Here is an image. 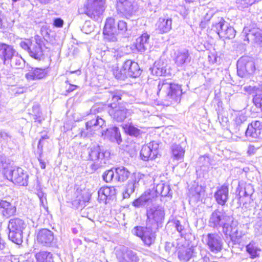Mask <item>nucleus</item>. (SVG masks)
<instances>
[{"label":"nucleus","mask_w":262,"mask_h":262,"mask_svg":"<svg viewBox=\"0 0 262 262\" xmlns=\"http://www.w3.org/2000/svg\"><path fill=\"white\" fill-rule=\"evenodd\" d=\"M157 94L167 103L166 105L179 103L182 94L181 87L178 84L172 83L167 80L159 81Z\"/></svg>","instance_id":"obj_1"},{"label":"nucleus","mask_w":262,"mask_h":262,"mask_svg":"<svg viewBox=\"0 0 262 262\" xmlns=\"http://www.w3.org/2000/svg\"><path fill=\"white\" fill-rule=\"evenodd\" d=\"M45 39L35 35L33 40L27 39L19 43L20 47L33 58L40 61L43 59L42 47L45 46Z\"/></svg>","instance_id":"obj_2"},{"label":"nucleus","mask_w":262,"mask_h":262,"mask_svg":"<svg viewBox=\"0 0 262 262\" xmlns=\"http://www.w3.org/2000/svg\"><path fill=\"white\" fill-rule=\"evenodd\" d=\"M166 185L164 183H160L156 186L155 190L149 189L145 191L139 198L133 202V206L139 208L154 205L157 201L158 195L162 193V191Z\"/></svg>","instance_id":"obj_3"},{"label":"nucleus","mask_w":262,"mask_h":262,"mask_svg":"<svg viewBox=\"0 0 262 262\" xmlns=\"http://www.w3.org/2000/svg\"><path fill=\"white\" fill-rule=\"evenodd\" d=\"M97 110V106H93L90 110V113L83 117V120L85 121V129L83 130V136L89 138L94 133V131L99 129L105 123L104 120L95 114Z\"/></svg>","instance_id":"obj_4"},{"label":"nucleus","mask_w":262,"mask_h":262,"mask_svg":"<svg viewBox=\"0 0 262 262\" xmlns=\"http://www.w3.org/2000/svg\"><path fill=\"white\" fill-rule=\"evenodd\" d=\"M232 216L228 215L223 209H216L210 215L209 225L217 229L222 227L223 232L225 228L232 221Z\"/></svg>","instance_id":"obj_5"},{"label":"nucleus","mask_w":262,"mask_h":262,"mask_svg":"<svg viewBox=\"0 0 262 262\" xmlns=\"http://www.w3.org/2000/svg\"><path fill=\"white\" fill-rule=\"evenodd\" d=\"M103 0H86L84 5V13L92 19L98 20L105 10Z\"/></svg>","instance_id":"obj_6"},{"label":"nucleus","mask_w":262,"mask_h":262,"mask_svg":"<svg viewBox=\"0 0 262 262\" xmlns=\"http://www.w3.org/2000/svg\"><path fill=\"white\" fill-rule=\"evenodd\" d=\"M5 175L7 179L15 184L23 186L28 185L29 174L21 168L13 167L7 169L5 172Z\"/></svg>","instance_id":"obj_7"},{"label":"nucleus","mask_w":262,"mask_h":262,"mask_svg":"<svg viewBox=\"0 0 262 262\" xmlns=\"http://www.w3.org/2000/svg\"><path fill=\"white\" fill-rule=\"evenodd\" d=\"M237 73L242 78H248L252 75L255 70V63L247 57H241L237 62Z\"/></svg>","instance_id":"obj_8"},{"label":"nucleus","mask_w":262,"mask_h":262,"mask_svg":"<svg viewBox=\"0 0 262 262\" xmlns=\"http://www.w3.org/2000/svg\"><path fill=\"white\" fill-rule=\"evenodd\" d=\"M203 241L210 251L214 253L220 252L223 248L222 238L217 233H208L204 235Z\"/></svg>","instance_id":"obj_9"},{"label":"nucleus","mask_w":262,"mask_h":262,"mask_svg":"<svg viewBox=\"0 0 262 262\" xmlns=\"http://www.w3.org/2000/svg\"><path fill=\"white\" fill-rule=\"evenodd\" d=\"M116 255L118 262H139L140 260L136 252L125 246L118 248Z\"/></svg>","instance_id":"obj_10"},{"label":"nucleus","mask_w":262,"mask_h":262,"mask_svg":"<svg viewBox=\"0 0 262 262\" xmlns=\"http://www.w3.org/2000/svg\"><path fill=\"white\" fill-rule=\"evenodd\" d=\"M158 151L159 144L155 141L150 142L142 146L140 152L141 159L144 161L154 160L157 157Z\"/></svg>","instance_id":"obj_11"},{"label":"nucleus","mask_w":262,"mask_h":262,"mask_svg":"<svg viewBox=\"0 0 262 262\" xmlns=\"http://www.w3.org/2000/svg\"><path fill=\"white\" fill-rule=\"evenodd\" d=\"M108 113L112 118L117 122H123L130 114V111L126 108L117 105L115 103H108Z\"/></svg>","instance_id":"obj_12"},{"label":"nucleus","mask_w":262,"mask_h":262,"mask_svg":"<svg viewBox=\"0 0 262 262\" xmlns=\"http://www.w3.org/2000/svg\"><path fill=\"white\" fill-rule=\"evenodd\" d=\"M103 34L105 38L109 41H115L117 40L118 31L114 18L110 17L106 19Z\"/></svg>","instance_id":"obj_13"},{"label":"nucleus","mask_w":262,"mask_h":262,"mask_svg":"<svg viewBox=\"0 0 262 262\" xmlns=\"http://www.w3.org/2000/svg\"><path fill=\"white\" fill-rule=\"evenodd\" d=\"M86 152L89 155L88 160L93 161L95 163L100 161L105 157H108L110 156L109 152L106 151L103 152L100 147L96 144L90 145L87 148Z\"/></svg>","instance_id":"obj_14"},{"label":"nucleus","mask_w":262,"mask_h":262,"mask_svg":"<svg viewBox=\"0 0 262 262\" xmlns=\"http://www.w3.org/2000/svg\"><path fill=\"white\" fill-rule=\"evenodd\" d=\"M225 228L223 233L227 237L229 236L231 241H234L236 239H239L245 235V233L238 230V222L237 221L234 220L233 217L232 218V221Z\"/></svg>","instance_id":"obj_15"},{"label":"nucleus","mask_w":262,"mask_h":262,"mask_svg":"<svg viewBox=\"0 0 262 262\" xmlns=\"http://www.w3.org/2000/svg\"><path fill=\"white\" fill-rule=\"evenodd\" d=\"M49 76L48 68L31 67L25 74L26 78L29 81L42 80Z\"/></svg>","instance_id":"obj_16"},{"label":"nucleus","mask_w":262,"mask_h":262,"mask_svg":"<svg viewBox=\"0 0 262 262\" xmlns=\"http://www.w3.org/2000/svg\"><path fill=\"white\" fill-rule=\"evenodd\" d=\"M157 202L154 205H150L147 207L146 215L147 219L153 220L157 223H161L164 219L165 213L162 207L156 206Z\"/></svg>","instance_id":"obj_17"},{"label":"nucleus","mask_w":262,"mask_h":262,"mask_svg":"<svg viewBox=\"0 0 262 262\" xmlns=\"http://www.w3.org/2000/svg\"><path fill=\"white\" fill-rule=\"evenodd\" d=\"M15 53L13 46L0 42V59L4 64H9Z\"/></svg>","instance_id":"obj_18"},{"label":"nucleus","mask_w":262,"mask_h":262,"mask_svg":"<svg viewBox=\"0 0 262 262\" xmlns=\"http://www.w3.org/2000/svg\"><path fill=\"white\" fill-rule=\"evenodd\" d=\"M174 60L177 67L183 68L190 63L191 57L186 49H179L174 53Z\"/></svg>","instance_id":"obj_19"},{"label":"nucleus","mask_w":262,"mask_h":262,"mask_svg":"<svg viewBox=\"0 0 262 262\" xmlns=\"http://www.w3.org/2000/svg\"><path fill=\"white\" fill-rule=\"evenodd\" d=\"M122 69L125 73L126 76L136 78L139 77L141 71L137 62L132 60H127L123 63Z\"/></svg>","instance_id":"obj_20"},{"label":"nucleus","mask_w":262,"mask_h":262,"mask_svg":"<svg viewBox=\"0 0 262 262\" xmlns=\"http://www.w3.org/2000/svg\"><path fill=\"white\" fill-rule=\"evenodd\" d=\"M16 212V206L6 200H0V215L8 219L14 215Z\"/></svg>","instance_id":"obj_21"},{"label":"nucleus","mask_w":262,"mask_h":262,"mask_svg":"<svg viewBox=\"0 0 262 262\" xmlns=\"http://www.w3.org/2000/svg\"><path fill=\"white\" fill-rule=\"evenodd\" d=\"M262 129V122L256 120L252 121L247 127L245 134L247 137L257 139L260 137Z\"/></svg>","instance_id":"obj_22"},{"label":"nucleus","mask_w":262,"mask_h":262,"mask_svg":"<svg viewBox=\"0 0 262 262\" xmlns=\"http://www.w3.org/2000/svg\"><path fill=\"white\" fill-rule=\"evenodd\" d=\"M150 70L152 74L158 76H166L170 73L167 63L162 59L156 61Z\"/></svg>","instance_id":"obj_23"},{"label":"nucleus","mask_w":262,"mask_h":262,"mask_svg":"<svg viewBox=\"0 0 262 262\" xmlns=\"http://www.w3.org/2000/svg\"><path fill=\"white\" fill-rule=\"evenodd\" d=\"M54 239V233L47 229L40 230L37 234V240L39 243L46 246L51 245Z\"/></svg>","instance_id":"obj_24"},{"label":"nucleus","mask_w":262,"mask_h":262,"mask_svg":"<svg viewBox=\"0 0 262 262\" xmlns=\"http://www.w3.org/2000/svg\"><path fill=\"white\" fill-rule=\"evenodd\" d=\"M247 91L252 95L253 102L257 108L262 109V85L250 86L247 88Z\"/></svg>","instance_id":"obj_25"},{"label":"nucleus","mask_w":262,"mask_h":262,"mask_svg":"<svg viewBox=\"0 0 262 262\" xmlns=\"http://www.w3.org/2000/svg\"><path fill=\"white\" fill-rule=\"evenodd\" d=\"M150 35L147 32L142 33L136 39V48L138 52L141 53L144 52L147 49L149 48Z\"/></svg>","instance_id":"obj_26"},{"label":"nucleus","mask_w":262,"mask_h":262,"mask_svg":"<svg viewBox=\"0 0 262 262\" xmlns=\"http://www.w3.org/2000/svg\"><path fill=\"white\" fill-rule=\"evenodd\" d=\"M217 204L222 206L225 205L229 198V190L227 186L222 185L219 188L214 194Z\"/></svg>","instance_id":"obj_27"},{"label":"nucleus","mask_w":262,"mask_h":262,"mask_svg":"<svg viewBox=\"0 0 262 262\" xmlns=\"http://www.w3.org/2000/svg\"><path fill=\"white\" fill-rule=\"evenodd\" d=\"M8 228L9 239L17 245H21L23 243V231L9 226H8Z\"/></svg>","instance_id":"obj_28"},{"label":"nucleus","mask_w":262,"mask_h":262,"mask_svg":"<svg viewBox=\"0 0 262 262\" xmlns=\"http://www.w3.org/2000/svg\"><path fill=\"white\" fill-rule=\"evenodd\" d=\"M204 188L202 186L194 184L189 189V196L193 199L194 201H198L204 196Z\"/></svg>","instance_id":"obj_29"},{"label":"nucleus","mask_w":262,"mask_h":262,"mask_svg":"<svg viewBox=\"0 0 262 262\" xmlns=\"http://www.w3.org/2000/svg\"><path fill=\"white\" fill-rule=\"evenodd\" d=\"M105 136L109 138L112 142H116L118 144L122 141L119 129L117 127L107 128L105 131Z\"/></svg>","instance_id":"obj_30"},{"label":"nucleus","mask_w":262,"mask_h":262,"mask_svg":"<svg viewBox=\"0 0 262 262\" xmlns=\"http://www.w3.org/2000/svg\"><path fill=\"white\" fill-rule=\"evenodd\" d=\"M115 182H123L128 179L130 174V172L128 170L123 166L116 167L115 168Z\"/></svg>","instance_id":"obj_31"},{"label":"nucleus","mask_w":262,"mask_h":262,"mask_svg":"<svg viewBox=\"0 0 262 262\" xmlns=\"http://www.w3.org/2000/svg\"><path fill=\"white\" fill-rule=\"evenodd\" d=\"M192 247H184L178 251V258L182 262H187L194 257Z\"/></svg>","instance_id":"obj_32"},{"label":"nucleus","mask_w":262,"mask_h":262,"mask_svg":"<svg viewBox=\"0 0 262 262\" xmlns=\"http://www.w3.org/2000/svg\"><path fill=\"white\" fill-rule=\"evenodd\" d=\"M170 18H160L157 23V29L162 33L168 32L171 29Z\"/></svg>","instance_id":"obj_33"},{"label":"nucleus","mask_w":262,"mask_h":262,"mask_svg":"<svg viewBox=\"0 0 262 262\" xmlns=\"http://www.w3.org/2000/svg\"><path fill=\"white\" fill-rule=\"evenodd\" d=\"M122 128L126 134L136 138L139 137L142 133V132L138 127H136L132 122H128L123 124Z\"/></svg>","instance_id":"obj_34"},{"label":"nucleus","mask_w":262,"mask_h":262,"mask_svg":"<svg viewBox=\"0 0 262 262\" xmlns=\"http://www.w3.org/2000/svg\"><path fill=\"white\" fill-rule=\"evenodd\" d=\"M200 17L204 21H209L214 14L213 10L204 6H201L199 8Z\"/></svg>","instance_id":"obj_35"},{"label":"nucleus","mask_w":262,"mask_h":262,"mask_svg":"<svg viewBox=\"0 0 262 262\" xmlns=\"http://www.w3.org/2000/svg\"><path fill=\"white\" fill-rule=\"evenodd\" d=\"M172 155L174 159L182 161L183 160L185 150L179 144H172L171 147Z\"/></svg>","instance_id":"obj_36"},{"label":"nucleus","mask_w":262,"mask_h":262,"mask_svg":"<svg viewBox=\"0 0 262 262\" xmlns=\"http://www.w3.org/2000/svg\"><path fill=\"white\" fill-rule=\"evenodd\" d=\"M8 226L24 231L27 226V224L22 219L15 217L9 220Z\"/></svg>","instance_id":"obj_37"},{"label":"nucleus","mask_w":262,"mask_h":262,"mask_svg":"<svg viewBox=\"0 0 262 262\" xmlns=\"http://www.w3.org/2000/svg\"><path fill=\"white\" fill-rule=\"evenodd\" d=\"M246 251L250 255V257L252 259L257 257L259 255V252L260 251L255 243L252 241L246 246Z\"/></svg>","instance_id":"obj_38"},{"label":"nucleus","mask_w":262,"mask_h":262,"mask_svg":"<svg viewBox=\"0 0 262 262\" xmlns=\"http://www.w3.org/2000/svg\"><path fill=\"white\" fill-rule=\"evenodd\" d=\"M155 238V233L152 231L151 228L148 227L147 229L145 230V232L141 239L146 245L149 246L154 243Z\"/></svg>","instance_id":"obj_39"},{"label":"nucleus","mask_w":262,"mask_h":262,"mask_svg":"<svg viewBox=\"0 0 262 262\" xmlns=\"http://www.w3.org/2000/svg\"><path fill=\"white\" fill-rule=\"evenodd\" d=\"M249 35L254 36L255 43L262 47V29L258 27L253 28L249 30V33L247 36Z\"/></svg>","instance_id":"obj_40"},{"label":"nucleus","mask_w":262,"mask_h":262,"mask_svg":"<svg viewBox=\"0 0 262 262\" xmlns=\"http://www.w3.org/2000/svg\"><path fill=\"white\" fill-rule=\"evenodd\" d=\"M35 256L38 262H54L52 254L48 251H40Z\"/></svg>","instance_id":"obj_41"},{"label":"nucleus","mask_w":262,"mask_h":262,"mask_svg":"<svg viewBox=\"0 0 262 262\" xmlns=\"http://www.w3.org/2000/svg\"><path fill=\"white\" fill-rule=\"evenodd\" d=\"M229 26V24L223 18H220L219 21L213 25V28L221 37V32H225Z\"/></svg>","instance_id":"obj_42"},{"label":"nucleus","mask_w":262,"mask_h":262,"mask_svg":"<svg viewBox=\"0 0 262 262\" xmlns=\"http://www.w3.org/2000/svg\"><path fill=\"white\" fill-rule=\"evenodd\" d=\"M138 182L136 180L129 181L126 185V188L124 192L123 193L124 199L129 198L130 194H132L134 191L135 188L136 187Z\"/></svg>","instance_id":"obj_43"},{"label":"nucleus","mask_w":262,"mask_h":262,"mask_svg":"<svg viewBox=\"0 0 262 262\" xmlns=\"http://www.w3.org/2000/svg\"><path fill=\"white\" fill-rule=\"evenodd\" d=\"M199 164L203 171L208 170L211 166V159L208 156H201L199 159Z\"/></svg>","instance_id":"obj_44"},{"label":"nucleus","mask_w":262,"mask_h":262,"mask_svg":"<svg viewBox=\"0 0 262 262\" xmlns=\"http://www.w3.org/2000/svg\"><path fill=\"white\" fill-rule=\"evenodd\" d=\"M253 186L250 184H245L244 188H241L238 195L240 197L251 196L254 192Z\"/></svg>","instance_id":"obj_45"},{"label":"nucleus","mask_w":262,"mask_h":262,"mask_svg":"<svg viewBox=\"0 0 262 262\" xmlns=\"http://www.w3.org/2000/svg\"><path fill=\"white\" fill-rule=\"evenodd\" d=\"M103 180L106 183L115 182V168L106 170L102 175Z\"/></svg>","instance_id":"obj_46"},{"label":"nucleus","mask_w":262,"mask_h":262,"mask_svg":"<svg viewBox=\"0 0 262 262\" xmlns=\"http://www.w3.org/2000/svg\"><path fill=\"white\" fill-rule=\"evenodd\" d=\"M236 34V31L235 29L230 26L226 29L225 32H221V38H224L226 39H232L234 38Z\"/></svg>","instance_id":"obj_47"},{"label":"nucleus","mask_w":262,"mask_h":262,"mask_svg":"<svg viewBox=\"0 0 262 262\" xmlns=\"http://www.w3.org/2000/svg\"><path fill=\"white\" fill-rule=\"evenodd\" d=\"M118 34L120 33L125 36H127L130 33L127 29V23L123 20H119L118 23Z\"/></svg>","instance_id":"obj_48"},{"label":"nucleus","mask_w":262,"mask_h":262,"mask_svg":"<svg viewBox=\"0 0 262 262\" xmlns=\"http://www.w3.org/2000/svg\"><path fill=\"white\" fill-rule=\"evenodd\" d=\"M32 113L33 119L35 121L41 123L42 121V113L40 111L39 106L38 105H33L32 107Z\"/></svg>","instance_id":"obj_49"},{"label":"nucleus","mask_w":262,"mask_h":262,"mask_svg":"<svg viewBox=\"0 0 262 262\" xmlns=\"http://www.w3.org/2000/svg\"><path fill=\"white\" fill-rule=\"evenodd\" d=\"M123 95H122L121 92L117 91L113 92L110 93L109 99H111L112 103L116 104V102L122 99Z\"/></svg>","instance_id":"obj_50"},{"label":"nucleus","mask_w":262,"mask_h":262,"mask_svg":"<svg viewBox=\"0 0 262 262\" xmlns=\"http://www.w3.org/2000/svg\"><path fill=\"white\" fill-rule=\"evenodd\" d=\"M148 227H143L140 226L135 227L132 230V232L134 235L140 237L141 238L143 237L145 232V230Z\"/></svg>","instance_id":"obj_51"},{"label":"nucleus","mask_w":262,"mask_h":262,"mask_svg":"<svg viewBox=\"0 0 262 262\" xmlns=\"http://www.w3.org/2000/svg\"><path fill=\"white\" fill-rule=\"evenodd\" d=\"M104 192L105 193V195L107 196L108 199H113L116 194V189L114 187H103Z\"/></svg>","instance_id":"obj_52"},{"label":"nucleus","mask_w":262,"mask_h":262,"mask_svg":"<svg viewBox=\"0 0 262 262\" xmlns=\"http://www.w3.org/2000/svg\"><path fill=\"white\" fill-rule=\"evenodd\" d=\"M104 190L103 187L99 189L98 191V200L100 203H106V200L108 199L105 193L103 192Z\"/></svg>","instance_id":"obj_53"},{"label":"nucleus","mask_w":262,"mask_h":262,"mask_svg":"<svg viewBox=\"0 0 262 262\" xmlns=\"http://www.w3.org/2000/svg\"><path fill=\"white\" fill-rule=\"evenodd\" d=\"M79 188H77V192L75 193V195H76V199L72 201V206L73 207L77 209L78 207L80 205L81 201L82 200V195L81 194H78Z\"/></svg>","instance_id":"obj_54"},{"label":"nucleus","mask_w":262,"mask_h":262,"mask_svg":"<svg viewBox=\"0 0 262 262\" xmlns=\"http://www.w3.org/2000/svg\"><path fill=\"white\" fill-rule=\"evenodd\" d=\"M114 75L116 79L118 80H124L127 77L125 73L123 71L122 68L120 71L118 70H114L113 72Z\"/></svg>","instance_id":"obj_55"},{"label":"nucleus","mask_w":262,"mask_h":262,"mask_svg":"<svg viewBox=\"0 0 262 262\" xmlns=\"http://www.w3.org/2000/svg\"><path fill=\"white\" fill-rule=\"evenodd\" d=\"M94 30L93 25L91 24L90 21L85 20L83 25V32L85 34H89Z\"/></svg>","instance_id":"obj_56"},{"label":"nucleus","mask_w":262,"mask_h":262,"mask_svg":"<svg viewBox=\"0 0 262 262\" xmlns=\"http://www.w3.org/2000/svg\"><path fill=\"white\" fill-rule=\"evenodd\" d=\"M11 138V136L4 131H0V142H7Z\"/></svg>","instance_id":"obj_57"},{"label":"nucleus","mask_w":262,"mask_h":262,"mask_svg":"<svg viewBox=\"0 0 262 262\" xmlns=\"http://www.w3.org/2000/svg\"><path fill=\"white\" fill-rule=\"evenodd\" d=\"M174 227L177 231L180 233L181 236H182L183 234V231L184 230V227L181 224V223L178 220H176L174 222Z\"/></svg>","instance_id":"obj_58"},{"label":"nucleus","mask_w":262,"mask_h":262,"mask_svg":"<svg viewBox=\"0 0 262 262\" xmlns=\"http://www.w3.org/2000/svg\"><path fill=\"white\" fill-rule=\"evenodd\" d=\"M7 165L6 158L4 155H0V171L6 168Z\"/></svg>","instance_id":"obj_59"},{"label":"nucleus","mask_w":262,"mask_h":262,"mask_svg":"<svg viewBox=\"0 0 262 262\" xmlns=\"http://www.w3.org/2000/svg\"><path fill=\"white\" fill-rule=\"evenodd\" d=\"M246 120V119L245 116L239 115L235 118V122L237 126H239L242 123L244 122Z\"/></svg>","instance_id":"obj_60"},{"label":"nucleus","mask_w":262,"mask_h":262,"mask_svg":"<svg viewBox=\"0 0 262 262\" xmlns=\"http://www.w3.org/2000/svg\"><path fill=\"white\" fill-rule=\"evenodd\" d=\"M53 25L55 27L61 28L63 26V20L61 18H56L54 19Z\"/></svg>","instance_id":"obj_61"},{"label":"nucleus","mask_w":262,"mask_h":262,"mask_svg":"<svg viewBox=\"0 0 262 262\" xmlns=\"http://www.w3.org/2000/svg\"><path fill=\"white\" fill-rule=\"evenodd\" d=\"M171 190L170 189V187L169 185H167L166 187L163 189V191H162V193H161L160 194L161 195V196H167L168 195H171V194L170 193Z\"/></svg>","instance_id":"obj_62"},{"label":"nucleus","mask_w":262,"mask_h":262,"mask_svg":"<svg viewBox=\"0 0 262 262\" xmlns=\"http://www.w3.org/2000/svg\"><path fill=\"white\" fill-rule=\"evenodd\" d=\"M6 249V243L5 241L0 236V253L4 254Z\"/></svg>","instance_id":"obj_63"},{"label":"nucleus","mask_w":262,"mask_h":262,"mask_svg":"<svg viewBox=\"0 0 262 262\" xmlns=\"http://www.w3.org/2000/svg\"><path fill=\"white\" fill-rule=\"evenodd\" d=\"M192 259V262H205L207 261V259H209V258L206 257H204L203 258L202 257L198 258L196 256H194Z\"/></svg>","instance_id":"obj_64"}]
</instances>
